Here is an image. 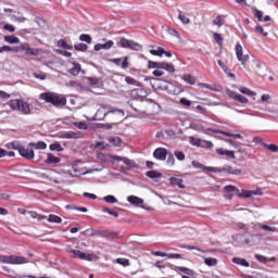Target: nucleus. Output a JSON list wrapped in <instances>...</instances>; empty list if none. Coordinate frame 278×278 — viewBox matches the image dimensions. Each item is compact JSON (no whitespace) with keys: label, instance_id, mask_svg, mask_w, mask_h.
Here are the masks:
<instances>
[{"label":"nucleus","instance_id":"13d9d810","mask_svg":"<svg viewBox=\"0 0 278 278\" xmlns=\"http://www.w3.org/2000/svg\"><path fill=\"white\" fill-rule=\"evenodd\" d=\"M260 228L263 229V231H271V232L277 231L276 227H270L268 225H261Z\"/></svg>","mask_w":278,"mask_h":278},{"label":"nucleus","instance_id":"ddd939ff","mask_svg":"<svg viewBox=\"0 0 278 278\" xmlns=\"http://www.w3.org/2000/svg\"><path fill=\"white\" fill-rule=\"evenodd\" d=\"M167 155L168 150H166V148H156L153 152V157H155V160H160V162H164Z\"/></svg>","mask_w":278,"mask_h":278},{"label":"nucleus","instance_id":"09e8293b","mask_svg":"<svg viewBox=\"0 0 278 278\" xmlns=\"http://www.w3.org/2000/svg\"><path fill=\"white\" fill-rule=\"evenodd\" d=\"M75 51H88V45L77 43L74 46Z\"/></svg>","mask_w":278,"mask_h":278},{"label":"nucleus","instance_id":"e2e57ef3","mask_svg":"<svg viewBox=\"0 0 278 278\" xmlns=\"http://www.w3.org/2000/svg\"><path fill=\"white\" fill-rule=\"evenodd\" d=\"M213 38L217 45H223V37L218 33H214Z\"/></svg>","mask_w":278,"mask_h":278},{"label":"nucleus","instance_id":"a18cd8bd","mask_svg":"<svg viewBox=\"0 0 278 278\" xmlns=\"http://www.w3.org/2000/svg\"><path fill=\"white\" fill-rule=\"evenodd\" d=\"M226 142H228V144L233 147V149H237L239 153H245L244 150H242V149H240V147H238V143H236V141H233L231 139H227Z\"/></svg>","mask_w":278,"mask_h":278},{"label":"nucleus","instance_id":"bb28decb","mask_svg":"<svg viewBox=\"0 0 278 278\" xmlns=\"http://www.w3.org/2000/svg\"><path fill=\"white\" fill-rule=\"evenodd\" d=\"M233 264H238L239 266H244V268H249L250 264L247 260L235 257L232 258Z\"/></svg>","mask_w":278,"mask_h":278},{"label":"nucleus","instance_id":"f3484780","mask_svg":"<svg viewBox=\"0 0 278 278\" xmlns=\"http://www.w3.org/2000/svg\"><path fill=\"white\" fill-rule=\"evenodd\" d=\"M161 71H167V73H175V65L173 63L159 62V68Z\"/></svg>","mask_w":278,"mask_h":278},{"label":"nucleus","instance_id":"bf43d9fd","mask_svg":"<svg viewBox=\"0 0 278 278\" xmlns=\"http://www.w3.org/2000/svg\"><path fill=\"white\" fill-rule=\"evenodd\" d=\"M225 192H239L238 188L232 185H228L224 187Z\"/></svg>","mask_w":278,"mask_h":278},{"label":"nucleus","instance_id":"4c0bfd02","mask_svg":"<svg viewBox=\"0 0 278 278\" xmlns=\"http://www.w3.org/2000/svg\"><path fill=\"white\" fill-rule=\"evenodd\" d=\"M239 91L242 93V94H248V97H255V93L253 90L247 88V87H240L239 88Z\"/></svg>","mask_w":278,"mask_h":278},{"label":"nucleus","instance_id":"b1692460","mask_svg":"<svg viewBox=\"0 0 278 278\" xmlns=\"http://www.w3.org/2000/svg\"><path fill=\"white\" fill-rule=\"evenodd\" d=\"M4 41L9 42V45H18L21 42V39L14 35H8L4 36Z\"/></svg>","mask_w":278,"mask_h":278},{"label":"nucleus","instance_id":"c03bdc74","mask_svg":"<svg viewBox=\"0 0 278 278\" xmlns=\"http://www.w3.org/2000/svg\"><path fill=\"white\" fill-rule=\"evenodd\" d=\"M179 273H184V275H189V277H192L194 275V271L188 267H178Z\"/></svg>","mask_w":278,"mask_h":278},{"label":"nucleus","instance_id":"a878e982","mask_svg":"<svg viewBox=\"0 0 278 278\" xmlns=\"http://www.w3.org/2000/svg\"><path fill=\"white\" fill-rule=\"evenodd\" d=\"M146 177H149V179H160L162 178V173L157 170H150L146 173Z\"/></svg>","mask_w":278,"mask_h":278},{"label":"nucleus","instance_id":"69168bd1","mask_svg":"<svg viewBox=\"0 0 278 278\" xmlns=\"http://www.w3.org/2000/svg\"><path fill=\"white\" fill-rule=\"evenodd\" d=\"M180 105H185L186 108H190L192 105V102L186 98L180 99Z\"/></svg>","mask_w":278,"mask_h":278},{"label":"nucleus","instance_id":"c756f323","mask_svg":"<svg viewBox=\"0 0 278 278\" xmlns=\"http://www.w3.org/2000/svg\"><path fill=\"white\" fill-rule=\"evenodd\" d=\"M150 53H151V55H156L159 58H162V55H164V53H165V50L162 47H157L156 50L155 49L150 50Z\"/></svg>","mask_w":278,"mask_h":278},{"label":"nucleus","instance_id":"c85d7f7f","mask_svg":"<svg viewBox=\"0 0 278 278\" xmlns=\"http://www.w3.org/2000/svg\"><path fill=\"white\" fill-rule=\"evenodd\" d=\"M50 151H58L59 153H62L64 151V148H62V144L60 142H54L49 146Z\"/></svg>","mask_w":278,"mask_h":278},{"label":"nucleus","instance_id":"6ab92c4d","mask_svg":"<svg viewBox=\"0 0 278 278\" xmlns=\"http://www.w3.org/2000/svg\"><path fill=\"white\" fill-rule=\"evenodd\" d=\"M216 153L218 155H226V157H229L230 160H236V154L233 153V151H229V150H224V149H217Z\"/></svg>","mask_w":278,"mask_h":278},{"label":"nucleus","instance_id":"774afa93","mask_svg":"<svg viewBox=\"0 0 278 278\" xmlns=\"http://www.w3.org/2000/svg\"><path fill=\"white\" fill-rule=\"evenodd\" d=\"M160 62L148 61V68H159Z\"/></svg>","mask_w":278,"mask_h":278},{"label":"nucleus","instance_id":"393cba45","mask_svg":"<svg viewBox=\"0 0 278 278\" xmlns=\"http://www.w3.org/2000/svg\"><path fill=\"white\" fill-rule=\"evenodd\" d=\"M254 257H255V260H257V262H261V264H266L267 262H276L277 261L276 257L268 258V257L260 255V254H255Z\"/></svg>","mask_w":278,"mask_h":278},{"label":"nucleus","instance_id":"aec40b11","mask_svg":"<svg viewBox=\"0 0 278 278\" xmlns=\"http://www.w3.org/2000/svg\"><path fill=\"white\" fill-rule=\"evenodd\" d=\"M28 147H31V149L45 151V149H47V143L45 141L29 142Z\"/></svg>","mask_w":278,"mask_h":278},{"label":"nucleus","instance_id":"dca6fc26","mask_svg":"<svg viewBox=\"0 0 278 278\" xmlns=\"http://www.w3.org/2000/svg\"><path fill=\"white\" fill-rule=\"evenodd\" d=\"M112 47H114V42L112 40H108L104 43H97L93 47V49L94 51H101V50L109 51V49H112Z\"/></svg>","mask_w":278,"mask_h":278},{"label":"nucleus","instance_id":"412c9836","mask_svg":"<svg viewBox=\"0 0 278 278\" xmlns=\"http://www.w3.org/2000/svg\"><path fill=\"white\" fill-rule=\"evenodd\" d=\"M62 160L51 153L47 154V160L45 161L46 164H60Z\"/></svg>","mask_w":278,"mask_h":278},{"label":"nucleus","instance_id":"cd10ccee","mask_svg":"<svg viewBox=\"0 0 278 278\" xmlns=\"http://www.w3.org/2000/svg\"><path fill=\"white\" fill-rule=\"evenodd\" d=\"M109 142L113 147H121L123 144V140L119 137H110Z\"/></svg>","mask_w":278,"mask_h":278},{"label":"nucleus","instance_id":"0e129e2a","mask_svg":"<svg viewBox=\"0 0 278 278\" xmlns=\"http://www.w3.org/2000/svg\"><path fill=\"white\" fill-rule=\"evenodd\" d=\"M213 25H216L217 27H223V17L218 15L214 21Z\"/></svg>","mask_w":278,"mask_h":278},{"label":"nucleus","instance_id":"7ed1b4c3","mask_svg":"<svg viewBox=\"0 0 278 278\" xmlns=\"http://www.w3.org/2000/svg\"><path fill=\"white\" fill-rule=\"evenodd\" d=\"M7 105H9L13 112H21V114H24L25 116L31 114V105L23 99L10 100Z\"/></svg>","mask_w":278,"mask_h":278},{"label":"nucleus","instance_id":"4d7b16f0","mask_svg":"<svg viewBox=\"0 0 278 278\" xmlns=\"http://www.w3.org/2000/svg\"><path fill=\"white\" fill-rule=\"evenodd\" d=\"M264 147L266 149H268V151H271V153H277L278 152V146L277 144H264Z\"/></svg>","mask_w":278,"mask_h":278},{"label":"nucleus","instance_id":"49530a36","mask_svg":"<svg viewBox=\"0 0 278 278\" xmlns=\"http://www.w3.org/2000/svg\"><path fill=\"white\" fill-rule=\"evenodd\" d=\"M178 18H179V21L181 22L182 25L190 24V17H188V16L181 14V13L178 14Z\"/></svg>","mask_w":278,"mask_h":278},{"label":"nucleus","instance_id":"3c124183","mask_svg":"<svg viewBox=\"0 0 278 278\" xmlns=\"http://www.w3.org/2000/svg\"><path fill=\"white\" fill-rule=\"evenodd\" d=\"M33 77H35V79H40V81H45V79H47V74L40 72V73H33Z\"/></svg>","mask_w":278,"mask_h":278},{"label":"nucleus","instance_id":"e433bc0d","mask_svg":"<svg viewBox=\"0 0 278 278\" xmlns=\"http://www.w3.org/2000/svg\"><path fill=\"white\" fill-rule=\"evenodd\" d=\"M204 264L206 266H216V264H218V260H216L214 257H205L204 258Z\"/></svg>","mask_w":278,"mask_h":278},{"label":"nucleus","instance_id":"39448f33","mask_svg":"<svg viewBox=\"0 0 278 278\" xmlns=\"http://www.w3.org/2000/svg\"><path fill=\"white\" fill-rule=\"evenodd\" d=\"M81 233L83 236H86V233H89L91 237L99 236L100 238H108L109 240H114V238L117 236L116 232L109 230H97L94 228L86 229Z\"/></svg>","mask_w":278,"mask_h":278},{"label":"nucleus","instance_id":"a19ab883","mask_svg":"<svg viewBox=\"0 0 278 278\" xmlns=\"http://www.w3.org/2000/svg\"><path fill=\"white\" fill-rule=\"evenodd\" d=\"M58 47H62V49H68V50H72V49H73V46L68 45V43L66 42V40H64V39H60V40L58 41Z\"/></svg>","mask_w":278,"mask_h":278},{"label":"nucleus","instance_id":"de8ad7c7","mask_svg":"<svg viewBox=\"0 0 278 278\" xmlns=\"http://www.w3.org/2000/svg\"><path fill=\"white\" fill-rule=\"evenodd\" d=\"M174 155H175L176 160H178L179 162H184V160H186V154H184V152H181V151L176 150L174 152Z\"/></svg>","mask_w":278,"mask_h":278},{"label":"nucleus","instance_id":"1a4fd4ad","mask_svg":"<svg viewBox=\"0 0 278 278\" xmlns=\"http://www.w3.org/2000/svg\"><path fill=\"white\" fill-rule=\"evenodd\" d=\"M111 160H114L115 162H123L127 166H130V168H139V165L131 159H128L127 156H119V155H110Z\"/></svg>","mask_w":278,"mask_h":278},{"label":"nucleus","instance_id":"c9c22d12","mask_svg":"<svg viewBox=\"0 0 278 278\" xmlns=\"http://www.w3.org/2000/svg\"><path fill=\"white\" fill-rule=\"evenodd\" d=\"M79 40H81V42H87V45H92V37L88 34H81Z\"/></svg>","mask_w":278,"mask_h":278},{"label":"nucleus","instance_id":"473e14b6","mask_svg":"<svg viewBox=\"0 0 278 278\" xmlns=\"http://www.w3.org/2000/svg\"><path fill=\"white\" fill-rule=\"evenodd\" d=\"M25 55H39L38 49L30 48L26 46V50H24Z\"/></svg>","mask_w":278,"mask_h":278},{"label":"nucleus","instance_id":"20e7f679","mask_svg":"<svg viewBox=\"0 0 278 278\" xmlns=\"http://www.w3.org/2000/svg\"><path fill=\"white\" fill-rule=\"evenodd\" d=\"M1 264H12V265H21V264H29V260L25 256H16V255H0Z\"/></svg>","mask_w":278,"mask_h":278},{"label":"nucleus","instance_id":"423d86ee","mask_svg":"<svg viewBox=\"0 0 278 278\" xmlns=\"http://www.w3.org/2000/svg\"><path fill=\"white\" fill-rule=\"evenodd\" d=\"M117 45L122 47V49H130L131 51H142V45L134 40H129L125 37H122Z\"/></svg>","mask_w":278,"mask_h":278},{"label":"nucleus","instance_id":"79ce46f5","mask_svg":"<svg viewBox=\"0 0 278 278\" xmlns=\"http://www.w3.org/2000/svg\"><path fill=\"white\" fill-rule=\"evenodd\" d=\"M191 164H192L193 168H200V170H207L208 168H211V167H207V166L199 163L198 161H192Z\"/></svg>","mask_w":278,"mask_h":278},{"label":"nucleus","instance_id":"f8f14e48","mask_svg":"<svg viewBox=\"0 0 278 278\" xmlns=\"http://www.w3.org/2000/svg\"><path fill=\"white\" fill-rule=\"evenodd\" d=\"M235 51L237 60H239V62H241V64L244 66L249 60V54H242V46L240 43L236 45Z\"/></svg>","mask_w":278,"mask_h":278},{"label":"nucleus","instance_id":"2f4dec72","mask_svg":"<svg viewBox=\"0 0 278 278\" xmlns=\"http://www.w3.org/2000/svg\"><path fill=\"white\" fill-rule=\"evenodd\" d=\"M207 131H212V134H220L222 136H227L228 138H231L232 135L231 132L214 128H208Z\"/></svg>","mask_w":278,"mask_h":278},{"label":"nucleus","instance_id":"7c9ffc66","mask_svg":"<svg viewBox=\"0 0 278 278\" xmlns=\"http://www.w3.org/2000/svg\"><path fill=\"white\" fill-rule=\"evenodd\" d=\"M48 223H55V224L60 225V223H62V217H60L58 215L50 214L48 216Z\"/></svg>","mask_w":278,"mask_h":278},{"label":"nucleus","instance_id":"f257e3e1","mask_svg":"<svg viewBox=\"0 0 278 278\" xmlns=\"http://www.w3.org/2000/svg\"><path fill=\"white\" fill-rule=\"evenodd\" d=\"M111 114H114L115 118H118V116H125V112L123 110L110 109L105 105H102L96 112L92 121H105V118H108V116H110Z\"/></svg>","mask_w":278,"mask_h":278},{"label":"nucleus","instance_id":"8fccbe9b","mask_svg":"<svg viewBox=\"0 0 278 278\" xmlns=\"http://www.w3.org/2000/svg\"><path fill=\"white\" fill-rule=\"evenodd\" d=\"M26 48H27V45L13 47V53H22L23 51L25 52Z\"/></svg>","mask_w":278,"mask_h":278},{"label":"nucleus","instance_id":"f03ea898","mask_svg":"<svg viewBox=\"0 0 278 278\" xmlns=\"http://www.w3.org/2000/svg\"><path fill=\"white\" fill-rule=\"evenodd\" d=\"M39 99L46 101V103H51L54 108H64L66 105V98L56 93L43 92L40 93Z\"/></svg>","mask_w":278,"mask_h":278},{"label":"nucleus","instance_id":"f704fd0d","mask_svg":"<svg viewBox=\"0 0 278 278\" xmlns=\"http://www.w3.org/2000/svg\"><path fill=\"white\" fill-rule=\"evenodd\" d=\"M184 81H186L187 84H190V86H194V84H197V79L194 78V76L192 75H185L182 77Z\"/></svg>","mask_w":278,"mask_h":278},{"label":"nucleus","instance_id":"603ef678","mask_svg":"<svg viewBox=\"0 0 278 278\" xmlns=\"http://www.w3.org/2000/svg\"><path fill=\"white\" fill-rule=\"evenodd\" d=\"M257 194L255 191H244L243 193H240L239 197H244V199H251V197Z\"/></svg>","mask_w":278,"mask_h":278},{"label":"nucleus","instance_id":"9d476101","mask_svg":"<svg viewBox=\"0 0 278 278\" xmlns=\"http://www.w3.org/2000/svg\"><path fill=\"white\" fill-rule=\"evenodd\" d=\"M18 153L25 160H34L36 157V154L34 153V148L29 147V143L27 147L22 146Z\"/></svg>","mask_w":278,"mask_h":278},{"label":"nucleus","instance_id":"58836bf2","mask_svg":"<svg viewBox=\"0 0 278 278\" xmlns=\"http://www.w3.org/2000/svg\"><path fill=\"white\" fill-rule=\"evenodd\" d=\"M200 147H202V149H212L214 147V143L212 141L201 139Z\"/></svg>","mask_w":278,"mask_h":278},{"label":"nucleus","instance_id":"052dcab7","mask_svg":"<svg viewBox=\"0 0 278 278\" xmlns=\"http://www.w3.org/2000/svg\"><path fill=\"white\" fill-rule=\"evenodd\" d=\"M167 155V166H175V156H173V153H169Z\"/></svg>","mask_w":278,"mask_h":278},{"label":"nucleus","instance_id":"0eeeda50","mask_svg":"<svg viewBox=\"0 0 278 278\" xmlns=\"http://www.w3.org/2000/svg\"><path fill=\"white\" fill-rule=\"evenodd\" d=\"M67 253H73L74 257H78V260H84L85 262H94L97 256L93 253H84L79 250H74L71 247L66 249Z\"/></svg>","mask_w":278,"mask_h":278},{"label":"nucleus","instance_id":"864d4df0","mask_svg":"<svg viewBox=\"0 0 278 278\" xmlns=\"http://www.w3.org/2000/svg\"><path fill=\"white\" fill-rule=\"evenodd\" d=\"M254 16L262 23L264 21V13L257 9L254 10Z\"/></svg>","mask_w":278,"mask_h":278},{"label":"nucleus","instance_id":"5fc2aeb1","mask_svg":"<svg viewBox=\"0 0 278 278\" xmlns=\"http://www.w3.org/2000/svg\"><path fill=\"white\" fill-rule=\"evenodd\" d=\"M74 125L77 129H88V124H86V122H75Z\"/></svg>","mask_w":278,"mask_h":278},{"label":"nucleus","instance_id":"338daca9","mask_svg":"<svg viewBox=\"0 0 278 278\" xmlns=\"http://www.w3.org/2000/svg\"><path fill=\"white\" fill-rule=\"evenodd\" d=\"M116 263L121 264V266H129V260L127 258H117Z\"/></svg>","mask_w":278,"mask_h":278},{"label":"nucleus","instance_id":"6e6d98bb","mask_svg":"<svg viewBox=\"0 0 278 278\" xmlns=\"http://www.w3.org/2000/svg\"><path fill=\"white\" fill-rule=\"evenodd\" d=\"M190 142L192 147H201V139L195 137H190Z\"/></svg>","mask_w":278,"mask_h":278},{"label":"nucleus","instance_id":"2eb2a0df","mask_svg":"<svg viewBox=\"0 0 278 278\" xmlns=\"http://www.w3.org/2000/svg\"><path fill=\"white\" fill-rule=\"evenodd\" d=\"M127 201L130 203V205H135V207H142V205H144V200L136 195H129Z\"/></svg>","mask_w":278,"mask_h":278},{"label":"nucleus","instance_id":"72a5a7b5","mask_svg":"<svg viewBox=\"0 0 278 278\" xmlns=\"http://www.w3.org/2000/svg\"><path fill=\"white\" fill-rule=\"evenodd\" d=\"M126 84H128L129 86H137L139 88L140 86V81L136 80L135 78L130 77V76H126L125 78Z\"/></svg>","mask_w":278,"mask_h":278},{"label":"nucleus","instance_id":"a211bd4d","mask_svg":"<svg viewBox=\"0 0 278 278\" xmlns=\"http://www.w3.org/2000/svg\"><path fill=\"white\" fill-rule=\"evenodd\" d=\"M232 238H233L235 242H238V244H244L247 247V232L237 233Z\"/></svg>","mask_w":278,"mask_h":278},{"label":"nucleus","instance_id":"9b49d317","mask_svg":"<svg viewBox=\"0 0 278 278\" xmlns=\"http://www.w3.org/2000/svg\"><path fill=\"white\" fill-rule=\"evenodd\" d=\"M226 94L227 97H229V99H232L233 101H237L238 103H249V99L240 93H237L236 91H232L230 89L226 90Z\"/></svg>","mask_w":278,"mask_h":278},{"label":"nucleus","instance_id":"4468645a","mask_svg":"<svg viewBox=\"0 0 278 278\" xmlns=\"http://www.w3.org/2000/svg\"><path fill=\"white\" fill-rule=\"evenodd\" d=\"M247 247H255L260 242V235L245 232Z\"/></svg>","mask_w":278,"mask_h":278},{"label":"nucleus","instance_id":"37998d69","mask_svg":"<svg viewBox=\"0 0 278 278\" xmlns=\"http://www.w3.org/2000/svg\"><path fill=\"white\" fill-rule=\"evenodd\" d=\"M14 53V47L11 46H2L0 47V53Z\"/></svg>","mask_w":278,"mask_h":278},{"label":"nucleus","instance_id":"6e6552de","mask_svg":"<svg viewBox=\"0 0 278 278\" xmlns=\"http://www.w3.org/2000/svg\"><path fill=\"white\" fill-rule=\"evenodd\" d=\"M208 173H227L228 175H242L241 169H233L231 165H224L223 168L220 167H208Z\"/></svg>","mask_w":278,"mask_h":278},{"label":"nucleus","instance_id":"5701e85b","mask_svg":"<svg viewBox=\"0 0 278 278\" xmlns=\"http://www.w3.org/2000/svg\"><path fill=\"white\" fill-rule=\"evenodd\" d=\"M169 182L172 184V186H178V188H180L181 190L186 188V186H184V179L181 178L172 177L169 178Z\"/></svg>","mask_w":278,"mask_h":278},{"label":"nucleus","instance_id":"680f3d73","mask_svg":"<svg viewBox=\"0 0 278 278\" xmlns=\"http://www.w3.org/2000/svg\"><path fill=\"white\" fill-rule=\"evenodd\" d=\"M76 137H77V134L75 131H68L63 135V138H66L67 140H71Z\"/></svg>","mask_w":278,"mask_h":278},{"label":"nucleus","instance_id":"ea45409f","mask_svg":"<svg viewBox=\"0 0 278 278\" xmlns=\"http://www.w3.org/2000/svg\"><path fill=\"white\" fill-rule=\"evenodd\" d=\"M103 201H105V203H111L112 205H114V203H118V199L114 195H106L103 198Z\"/></svg>","mask_w":278,"mask_h":278},{"label":"nucleus","instance_id":"4be33fe9","mask_svg":"<svg viewBox=\"0 0 278 278\" xmlns=\"http://www.w3.org/2000/svg\"><path fill=\"white\" fill-rule=\"evenodd\" d=\"M70 73L74 77H77V75H79V73H81V64L74 62L73 67L70 70Z\"/></svg>","mask_w":278,"mask_h":278}]
</instances>
